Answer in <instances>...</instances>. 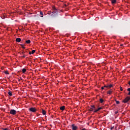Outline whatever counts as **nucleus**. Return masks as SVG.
Returning a JSON list of instances; mask_svg holds the SVG:
<instances>
[{"instance_id":"ddd939ff","label":"nucleus","mask_w":130,"mask_h":130,"mask_svg":"<svg viewBox=\"0 0 130 130\" xmlns=\"http://www.w3.org/2000/svg\"><path fill=\"white\" fill-rule=\"evenodd\" d=\"M111 3L113 4H116V0H112Z\"/></svg>"},{"instance_id":"6ab92c4d","label":"nucleus","mask_w":130,"mask_h":130,"mask_svg":"<svg viewBox=\"0 0 130 130\" xmlns=\"http://www.w3.org/2000/svg\"><path fill=\"white\" fill-rule=\"evenodd\" d=\"M52 13V12H51V11H48V15H51Z\"/></svg>"},{"instance_id":"bb28decb","label":"nucleus","mask_w":130,"mask_h":130,"mask_svg":"<svg viewBox=\"0 0 130 130\" xmlns=\"http://www.w3.org/2000/svg\"><path fill=\"white\" fill-rule=\"evenodd\" d=\"M98 109H99V111L101 110V109H102V107H100Z\"/></svg>"},{"instance_id":"f8f14e48","label":"nucleus","mask_w":130,"mask_h":130,"mask_svg":"<svg viewBox=\"0 0 130 130\" xmlns=\"http://www.w3.org/2000/svg\"><path fill=\"white\" fill-rule=\"evenodd\" d=\"M26 71H27V70H26V69L23 68V69H22V73H23V74H25Z\"/></svg>"},{"instance_id":"6e6552de","label":"nucleus","mask_w":130,"mask_h":130,"mask_svg":"<svg viewBox=\"0 0 130 130\" xmlns=\"http://www.w3.org/2000/svg\"><path fill=\"white\" fill-rule=\"evenodd\" d=\"M42 113H43V115H45L46 114V111H45V110L42 109Z\"/></svg>"},{"instance_id":"4be33fe9","label":"nucleus","mask_w":130,"mask_h":130,"mask_svg":"<svg viewBox=\"0 0 130 130\" xmlns=\"http://www.w3.org/2000/svg\"><path fill=\"white\" fill-rule=\"evenodd\" d=\"M98 111H99V109H96V110H94V111H93V112L96 113V112H98Z\"/></svg>"},{"instance_id":"aec40b11","label":"nucleus","mask_w":130,"mask_h":130,"mask_svg":"<svg viewBox=\"0 0 130 130\" xmlns=\"http://www.w3.org/2000/svg\"><path fill=\"white\" fill-rule=\"evenodd\" d=\"M127 91H128V95H130V88H128L127 89Z\"/></svg>"},{"instance_id":"f3484780","label":"nucleus","mask_w":130,"mask_h":130,"mask_svg":"<svg viewBox=\"0 0 130 130\" xmlns=\"http://www.w3.org/2000/svg\"><path fill=\"white\" fill-rule=\"evenodd\" d=\"M36 51L35 50H32V51H31V53H32V54H34V53H35Z\"/></svg>"},{"instance_id":"c85d7f7f","label":"nucleus","mask_w":130,"mask_h":130,"mask_svg":"<svg viewBox=\"0 0 130 130\" xmlns=\"http://www.w3.org/2000/svg\"><path fill=\"white\" fill-rule=\"evenodd\" d=\"M4 130H9V129L8 128H3Z\"/></svg>"},{"instance_id":"7c9ffc66","label":"nucleus","mask_w":130,"mask_h":130,"mask_svg":"<svg viewBox=\"0 0 130 130\" xmlns=\"http://www.w3.org/2000/svg\"><path fill=\"white\" fill-rule=\"evenodd\" d=\"M28 53H29V54H31L32 52H31V51H29Z\"/></svg>"},{"instance_id":"b1692460","label":"nucleus","mask_w":130,"mask_h":130,"mask_svg":"<svg viewBox=\"0 0 130 130\" xmlns=\"http://www.w3.org/2000/svg\"><path fill=\"white\" fill-rule=\"evenodd\" d=\"M104 88H105V87H104V86L102 87H101L102 90H106V89H105Z\"/></svg>"},{"instance_id":"2f4dec72","label":"nucleus","mask_w":130,"mask_h":130,"mask_svg":"<svg viewBox=\"0 0 130 130\" xmlns=\"http://www.w3.org/2000/svg\"><path fill=\"white\" fill-rule=\"evenodd\" d=\"M123 89L122 87H120V91H122Z\"/></svg>"},{"instance_id":"cd10ccee","label":"nucleus","mask_w":130,"mask_h":130,"mask_svg":"<svg viewBox=\"0 0 130 130\" xmlns=\"http://www.w3.org/2000/svg\"><path fill=\"white\" fill-rule=\"evenodd\" d=\"M22 57L23 58H24V57H26V55H25L24 54L22 56Z\"/></svg>"},{"instance_id":"20e7f679","label":"nucleus","mask_w":130,"mask_h":130,"mask_svg":"<svg viewBox=\"0 0 130 130\" xmlns=\"http://www.w3.org/2000/svg\"><path fill=\"white\" fill-rule=\"evenodd\" d=\"M130 100V98H129L128 96H127L123 101V102L124 103H126L127 102H128V101H129Z\"/></svg>"},{"instance_id":"f03ea898","label":"nucleus","mask_w":130,"mask_h":130,"mask_svg":"<svg viewBox=\"0 0 130 130\" xmlns=\"http://www.w3.org/2000/svg\"><path fill=\"white\" fill-rule=\"evenodd\" d=\"M10 113L12 115H15L17 113V111L14 109H12L10 110Z\"/></svg>"},{"instance_id":"5701e85b","label":"nucleus","mask_w":130,"mask_h":130,"mask_svg":"<svg viewBox=\"0 0 130 130\" xmlns=\"http://www.w3.org/2000/svg\"><path fill=\"white\" fill-rule=\"evenodd\" d=\"M21 46L22 48H23V49H25V47L24 46V45H21Z\"/></svg>"},{"instance_id":"a878e982","label":"nucleus","mask_w":130,"mask_h":130,"mask_svg":"<svg viewBox=\"0 0 130 130\" xmlns=\"http://www.w3.org/2000/svg\"><path fill=\"white\" fill-rule=\"evenodd\" d=\"M21 54H23V55L25 54V51L22 52Z\"/></svg>"},{"instance_id":"9b49d317","label":"nucleus","mask_w":130,"mask_h":130,"mask_svg":"<svg viewBox=\"0 0 130 130\" xmlns=\"http://www.w3.org/2000/svg\"><path fill=\"white\" fill-rule=\"evenodd\" d=\"M64 108H65L64 106L60 107V110H62V111H63V110H64Z\"/></svg>"},{"instance_id":"4468645a","label":"nucleus","mask_w":130,"mask_h":130,"mask_svg":"<svg viewBox=\"0 0 130 130\" xmlns=\"http://www.w3.org/2000/svg\"><path fill=\"white\" fill-rule=\"evenodd\" d=\"M40 15H41V17L42 18H43V12H42V11H41V12H40Z\"/></svg>"},{"instance_id":"473e14b6","label":"nucleus","mask_w":130,"mask_h":130,"mask_svg":"<svg viewBox=\"0 0 130 130\" xmlns=\"http://www.w3.org/2000/svg\"><path fill=\"white\" fill-rule=\"evenodd\" d=\"M128 84L129 86H130V81L128 82Z\"/></svg>"},{"instance_id":"412c9836","label":"nucleus","mask_w":130,"mask_h":130,"mask_svg":"<svg viewBox=\"0 0 130 130\" xmlns=\"http://www.w3.org/2000/svg\"><path fill=\"white\" fill-rule=\"evenodd\" d=\"M98 111H99V109H96V110H94V111H93V112L96 113V112H98Z\"/></svg>"},{"instance_id":"423d86ee","label":"nucleus","mask_w":130,"mask_h":130,"mask_svg":"<svg viewBox=\"0 0 130 130\" xmlns=\"http://www.w3.org/2000/svg\"><path fill=\"white\" fill-rule=\"evenodd\" d=\"M104 87L105 88H109V89H110V88H112V87H113V85L112 84H110L108 85H105Z\"/></svg>"},{"instance_id":"393cba45","label":"nucleus","mask_w":130,"mask_h":130,"mask_svg":"<svg viewBox=\"0 0 130 130\" xmlns=\"http://www.w3.org/2000/svg\"><path fill=\"white\" fill-rule=\"evenodd\" d=\"M116 104H119L120 102L118 101H116Z\"/></svg>"},{"instance_id":"39448f33","label":"nucleus","mask_w":130,"mask_h":130,"mask_svg":"<svg viewBox=\"0 0 130 130\" xmlns=\"http://www.w3.org/2000/svg\"><path fill=\"white\" fill-rule=\"evenodd\" d=\"M96 108L94 105L91 106V108L89 109V111H94Z\"/></svg>"},{"instance_id":"2eb2a0df","label":"nucleus","mask_w":130,"mask_h":130,"mask_svg":"<svg viewBox=\"0 0 130 130\" xmlns=\"http://www.w3.org/2000/svg\"><path fill=\"white\" fill-rule=\"evenodd\" d=\"M100 102L101 103H103V102H104V100H103V99H100Z\"/></svg>"},{"instance_id":"c756f323","label":"nucleus","mask_w":130,"mask_h":130,"mask_svg":"<svg viewBox=\"0 0 130 130\" xmlns=\"http://www.w3.org/2000/svg\"><path fill=\"white\" fill-rule=\"evenodd\" d=\"M115 114H117V113H118V111L115 112Z\"/></svg>"},{"instance_id":"dca6fc26","label":"nucleus","mask_w":130,"mask_h":130,"mask_svg":"<svg viewBox=\"0 0 130 130\" xmlns=\"http://www.w3.org/2000/svg\"><path fill=\"white\" fill-rule=\"evenodd\" d=\"M8 94L9 95V96H12V91H9L8 92Z\"/></svg>"},{"instance_id":"1a4fd4ad","label":"nucleus","mask_w":130,"mask_h":130,"mask_svg":"<svg viewBox=\"0 0 130 130\" xmlns=\"http://www.w3.org/2000/svg\"><path fill=\"white\" fill-rule=\"evenodd\" d=\"M16 42H21V38H17L16 39Z\"/></svg>"},{"instance_id":"9d476101","label":"nucleus","mask_w":130,"mask_h":130,"mask_svg":"<svg viewBox=\"0 0 130 130\" xmlns=\"http://www.w3.org/2000/svg\"><path fill=\"white\" fill-rule=\"evenodd\" d=\"M25 42L27 44H30V43H31V41H30V40H28L25 41Z\"/></svg>"},{"instance_id":"f257e3e1","label":"nucleus","mask_w":130,"mask_h":130,"mask_svg":"<svg viewBox=\"0 0 130 130\" xmlns=\"http://www.w3.org/2000/svg\"><path fill=\"white\" fill-rule=\"evenodd\" d=\"M51 17H53V18L58 17V14L57 13V11L55 10L53 12H52V14H51Z\"/></svg>"},{"instance_id":"7ed1b4c3","label":"nucleus","mask_w":130,"mask_h":130,"mask_svg":"<svg viewBox=\"0 0 130 130\" xmlns=\"http://www.w3.org/2000/svg\"><path fill=\"white\" fill-rule=\"evenodd\" d=\"M29 110L30 111H31V112H34V113L36 112V111H37V109H36V108H33V107L29 108Z\"/></svg>"},{"instance_id":"72a5a7b5","label":"nucleus","mask_w":130,"mask_h":130,"mask_svg":"<svg viewBox=\"0 0 130 130\" xmlns=\"http://www.w3.org/2000/svg\"><path fill=\"white\" fill-rule=\"evenodd\" d=\"M122 45H121V46H122Z\"/></svg>"},{"instance_id":"a211bd4d","label":"nucleus","mask_w":130,"mask_h":130,"mask_svg":"<svg viewBox=\"0 0 130 130\" xmlns=\"http://www.w3.org/2000/svg\"><path fill=\"white\" fill-rule=\"evenodd\" d=\"M5 74H6V75H9V71H6L5 72Z\"/></svg>"},{"instance_id":"0eeeda50","label":"nucleus","mask_w":130,"mask_h":130,"mask_svg":"<svg viewBox=\"0 0 130 130\" xmlns=\"http://www.w3.org/2000/svg\"><path fill=\"white\" fill-rule=\"evenodd\" d=\"M112 92H113V91L112 90V89H111L107 92V94H109V95H111Z\"/></svg>"}]
</instances>
